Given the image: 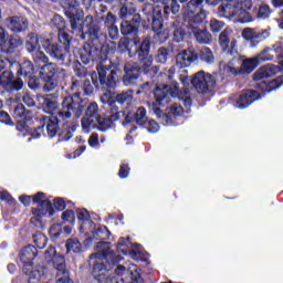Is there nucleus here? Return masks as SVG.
<instances>
[{
  "label": "nucleus",
  "mask_w": 283,
  "mask_h": 283,
  "mask_svg": "<svg viewBox=\"0 0 283 283\" xmlns=\"http://www.w3.org/2000/svg\"><path fill=\"white\" fill-rule=\"evenodd\" d=\"M174 74H176V69L170 67L166 73H163L161 76H166L168 84L161 86H156L154 91L155 102L150 106L151 112L160 118L164 125H171L181 114L185 113L182 106L174 104L167 108L166 114L163 113L158 105H167L169 98H179L184 102L186 112H189L191 107V93L189 88H179L178 82H174Z\"/></svg>",
  "instance_id": "f257e3e1"
},
{
  "label": "nucleus",
  "mask_w": 283,
  "mask_h": 283,
  "mask_svg": "<svg viewBox=\"0 0 283 283\" xmlns=\"http://www.w3.org/2000/svg\"><path fill=\"white\" fill-rule=\"evenodd\" d=\"M83 109H85V107L83 106V99H81L78 93L66 96L62 102V111L57 112L56 117L45 115L40 116L42 128L46 129L49 138H54L59 132V119L67 120L69 118H72V114H74L75 118H81Z\"/></svg>",
  "instance_id": "f03ea898"
},
{
  "label": "nucleus",
  "mask_w": 283,
  "mask_h": 283,
  "mask_svg": "<svg viewBox=\"0 0 283 283\" xmlns=\"http://www.w3.org/2000/svg\"><path fill=\"white\" fill-rule=\"evenodd\" d=\"M69 9L65 11L66 17L71 23L73 34L85 40V34L91 39H98L101 34V27L94 20V17L83 13V9L78 8V0H66ZM83 17L85 19L83 20Z\"/></svg>",
  "instance_id": "7ed1b4c3"
},
{
  "label": "nucleus",
  "mask_w": 283,
  "mask_h": 283,
  "mask_svg": "<svg viewBox=\"0 0 283 283\" xmlns=\"http://www.w3.org/2000/svg\"><path fill=\"white\" fill-rule=\"evenodd\" d=\"M112 271V264H105L103 261H97L93 265V277L98 282L104 283H123L125 282V275H130L132 280L137 283H143V277L140 276V272L135 270L130 272L124 265H118L115 269V275H111L109 272Z\"/></svg>",
  "instance_id": "20e7f679"
},
{
  "label": "nucleus",
  "mask_w": 283,
  "mask_h": 283,
  "mask_svg": "<svg viewBox=\"0 0 283 283\" xmlns=\"http://www.w3.org/2000/svg\"><path fill=\"white\" fill-rule=\"evenodd\" d=\"M97 71L92 72L91 81L95 87H108L109 90H114L116 87V83L118 82V73L116 70H112V60L107 57L106 54L99 55V62L96 66Z\"/></svg>",
  "instance_id": "39448f33"
},
{
  "label": "nucleus",
  "mask_w": 283,
  "mask_h": 283,
  "mask_svg": "<svg viewBox=\"0 0 283 283\" xmlns=\"http://www.w3.org/2000/svg\"><path fill=\"white\" fill-rule=\"evenodd\" d=\"M205 19H207L206 11L197 13L193 18H186V28L189 34H193L198 43L209 45V43L213 41V36L209 31H207V29H205V25H202V21H205Z\"/></svg>",
  "instance_id": "423d86ee"
},
{
  "label": "nucleus",
  "mask_w": 283,
  "mask_h": 283,
  "mask_svg": "<svg viewBox=\"0 0 283 283\" xmlns=\"http://www.w3.org/2000/svg\"><path fill=\"white\" fill-rule=\"evenodd\" d=\"M40 76L44 81V90L52 92L60 81L67 78V72H65V69L56 66L55 63L46 62L40 67Z\"/></svg>",
  "instance_id": "0eeeda50"
},
{
  "label": "nucleus",
  "mask_w": 283,
  "mask_h": 283,
  "mask_svg": "<svg viewBox=\"0 0 283 283\" xmlns=\"http://www.w3.org/2000/svg\"><path fill=\"white\" fill-rule=\"evenodd\" d=\"M31 198L33 202L38 205V207L32 210L33 217L31 218V224L43 227V218H52L55 213L52 201L45 199V193L43 192H38Z\"/></svg>",
  "instance_id": "6e6552de"
},
{
  "label": "nucleus",
  "mask_w": 283,
  "mask_h": 283,
  "mask_svg": "<svg viewBox=\"0 0 283 283\" xmlns=\"http://www.w3.org/2000/svg\"><path fill=\"white\" fill-rule=\"evenodd\" d=\"M258 59H245L241 61L239 57H233L228 64H220V70H223V74H251L258 67Z\"/></svg>",
  "instance_id": "1a4fd4ad"
},
{
  "label": "nucleus",
  "mask_w": 283,
  "mask_h": 283,
  "mask_svg": "<svg viewBox=\"0 0 283 283\" xmlns=\"http://www.w3.org/2000/svg\"><path fill=\"white\" fill-rule=\"evenodd\" d=\"M42 48L51 59L57 61L61 65H71L74 61L69 45L52 43L50 39H46L42 42Z\"/></svg>",
  "instance_id": "9d476101"
},
{
  "label": "nucleus",
  "mask_w": 283,
  "mask_h": 283,
  "mask_svg": "<svg viewBox=\"0 0 283 283\" xmlns=\"http://www.w3.org/2000/svg\"><path fill=\"white\" fill-rule=\"evenodd\" d=\"M46 262L49 264H52L56 272V283H74V281L71 280L70 273L67 272V269L65 268V258L63 255H56V249L49 248L45 251L44 255Z\"/></svg>",
  "instance_id": "9b49d317"
},
{
  "label": "nucleus",
  "mask_w": 283,
  "mask_h": 283,
  "mask_svg": "<svg viewBox=\"0 0 283 283\" xmlns=\"http://www.w3.org/2000/svg\"><path fill=\"white\" fill-rule=\"evenodd\" d=\"M48 41V39L39 38L36 33H29L25 38V50L31 54L34 63H48L49 59L41 51V44L43 45V42Z\"/></svg>",
  "instance_id": "f8f14e48"
},
{
  "label": "nucleus",
  "mask_w": 283,
  "mask_h": 283,
  "mask_svg": "<svg viewBox=\"0 0 283 283\" xmlns=\"http://www.w3.org/2000/svg\"><path fill=\"white\" fill-rule=\"evenodd\" d=\"M190 82L198 94H208L216 86V75L199 71L191 77Z\"/></svg>",
  "instance_id": "ddd939ff"
},
{
  "label": "nucleus",
  "mask_w": 283,
  "mask_h": 283,
  "mask_svg": "<svg viewBox=\"0 0 283 283\" xmlns=\"http://www.w3.org/2000/svg\"><path fill=\"white\" fill-rule=\"evenodd\" d=\"M149 50H151V36L147 35L135 52L139 61V70L143 72H149V67L154 63V57L149 54Z\"/></svg>",
  "instance_id": "4468645a"
},
{
  "label": "nucleus",
  "mask_w": 283,
  "mask_h": 283,
  "mask_svg": "<svg viewBox=\"0 0 283 283\" xmlns=\"http://www.w3.org/2000/svg\"><path fill=\"white\" fill-rule=\"evenodd\" d=\"M73 61L74 63V72L77 76H81L78 73L81 71V63L84 65H90L92 61H94V55L92 54V46L90 44H85L82 49L75 48L73 49Z\"/></svg>",
  "instance_id": "2eb2a0df"
},
{
  "label": "nucleus",
  "mask_w": 283,
  "mask_h": 283,
  "mask_svg": "<svg viewBox=\"0 0 283 283\" xmlns=\"http://www.w3.org/2000/svg\"><path fill=\"white\" fill-rule=\"evenodd\" d=\"M233 31L231 29H224L219 34V45L226 54L230 56H238V40L232 38Z\"/></svg>",
  "instance_id": "dca6fc26"
},
{
  "label": "nucleus",
  "mask_w": 283,
  "mask_h": 283,
  "mask_svg": "<svg viewBox=\"0 0 283 283\" xmlns=\"http://www.w3.org/2000/svg\"><path fill=\"white\" fill-rule=\"evenodd\" d=\"M14 75H12V72L4 71L0 75V92H19V90H23V80L17 77L15 80H12Z\"/></svg>",
  "instance_id": "f3484780"
},
{
  "label": "nucleus",
  "mask_w": 283,
  "mask_h": 283,
  "mask_svg": "<svg viewBox=\"0 0 283 283\" xmlns=\"http://www.w3.org/2000/svg\"><path fill=\"white\" fill-rule=\"evenodd\" d=\"M98 104L96 102L91 103L85 112V116L82 118V129L90 132V129H96V124L98 123Z\"/></svg>",
  "instance_id": "a211bd4d"
},
{
  "label": "nucleus",
  "mask_w": 283,
  "mask_h": 283,
  "mask_svg": "<svg viewBox=\"0 0 283 283\" xmlns=\"http://www.w3.org/2000/svg\"><path fill=\"white\" fill-rule=\"evenodd\" d=\"M96 249L98 252L91 254V260L97 258V260H105V262H111V264H118L120 262V258L109 249V243L99 242Z\"/></svg>",
  "instance_id": "6ab92c4d"
},
{
  "label": "nucleus",
  "mask_w": 283,
  "mask_h": 283,
  "mask_svg": "<svg viewBox=\"0 0 283 283\" xmlns=\"http://www.w3.org/2000/svg\"><path fill=\"white\" fill-rule=\"evenodd\" d=\"M260 93L256 91H242L235 98L234 107L238 109H247L250 105H253L255 101H260Z\"/></svg>",
  "instance_id": "aec40b11"
},
{
  "label": "nucleus",
  "mask_w": 283,
  "mask_h": 283,
  "mask_svg": "<svg viewBox=\"0 0 283 283\" xmlns=\"http://www.w3.org/2000/svg\"><path fill=\"white\" fill-rule=\"evenodd\" d=\"M198 60V54L192 49L182 50L176 56V65L180 70H185V67H189L191 63Z\"/></svg>",
  "instance_id": "412c9836"
},
{
  "label": "nucleus",
  "mask_w": 283,
  "mask_h": 283,
  "mask_svg": "<svg viewBox=\"0 0 283 283\" xmlns=\"http://www.w3.org/2000/svg\"><path fill=\"white\" fill-rule=\"evenodd\" d=\"M6 25L8 30H11V32H25L28 30V19L24 17H10L6 20Z\"/></svg>",
  "instance_id": "4be33fe9"
},
{
  "label": "nucleus",
  "mask_w": 283,
  "mask_h": 283,
  "mask_svg": "<svg viewBox=\"0 0 283 283\" xmlns=\"http://www.w3.org/2000/svg\"><path fill=\"white\" fill-rule=\"evenodd\" d=\"M134 23L136 22L124 20L120 25V32L124 36H133L134 45H138V43H140V38H138V25Z\"/></svg>",
  "instance_id": "5701e85b"
},
{
  "label": "nucleus",
  "mask_w": 283,
  "mask_h": 283,
  "mask_svg": "<svg viewBox=\"0 0 283 283\" xmlns=\"http://www.w3.org/2000/svg\"><path fill=\"white\" fill-rule=\"evenodd\" d=\"M123 116V113L116 112L113 113L109 117H98V120L95 125V129H98L99 132H107V129H112V125H114V122L118 120Z\"/></svg>",
  "instance_id": "b1692460"
},
{
  "label": "nucleus",
  "mask_w": 283,
  "mask_h": 283,
  "mask_svg": "<svg viewBox=\"0 0 283 283\" xmlns=\"http://www.w3.org/2000/svg\"><path fill=\"white\" fill-rule=\"evenodd\" d=\"M280 72V67L274 64H266L261 66L254 74V81H262V78H271V76H275Z\"/></svg>",
  "instance_id": "393cba45"
},
{
  "label": "nucleus",
  "mask_w": 283,
  "mask_h": 283,
  "mask_svg": "<svg viewBox=\"0 0 283 283\" xmlns=\"http://www.w3.org/2000/svg\"><path fill=\"white\" fill-rule=\"evenodd\" d=\"M119 17L124 21H133L134 23H140V15L136 12V8L129 4H123L119 10Z\"/></svg>",
  "instance_id": "a878e982"
},
{
  "label": "nucleus",
  "mask_w": 283,
  "mask_h": 283,
  "mask_svg": "<svg viewBox=\"0 0 283 283\" xmlns=\"http://www.w3.org/2000/svg\"><path fill=\"white\" fill-rule=\"evenodd\" d=\"M202 3H205V0H190L187 3L184 19H193L197 14H200V12H205V10H202Z\"/></svg>",
  "instance_id": "bb28decb"
},
{
  "label": "nucleus",
  "mask_w": 283,
  "mask_h": 283,
  "mask_svg": "<svg viewBox=\"0 0 283 283\" xmlns=\"http://www.w3.org/2000/svg\"><path fill=\"white\" fill-rule=\"evenodd\" d=\"M240 7L235 6L233 2H222L219 7V15L224 17L226 19H233V17H238V12Z\"/></svg>",
  "instance_id": "cd10ccee"
},
{
  "label": "nucleus",
  "mask_w": 283,
  "mask_h": 283,
  "mask_svg": "<svg viewBox=\"0 0 283 283\" xmlns=\"http://www.w3.org/2000/svg\"><path fill=\"white\" fill-rule=\"evenodd\" d=\"M43 65V63H35L32 64V62L30 61H24L22 64H20V69H19V74L20 76H32V74H36V72H39V74H41V66Z\"/></svg>",
  "instance_id": "c85d7f7f"
},
{
  "label": "nucleus",
  "mask_w": 283,
  "mask_h": 283,
  "mask_svg": "<svg viewBox=\"0 0 283 283\" xmlns=\"http://www.w3.org/2000/svg\"><path fill=\"white\" fill-rule=\"evenodd\" d=\"M171 28L174 41H176V43H181V41L185 40V28H187V25L185 22L182 23L179 20H175L171 24Z\"/></svg>",
  "instance_id": "c756f323"
},
{
  "label": "nucleus",
  "mask_w": 283,
  "mask_h": 283,
  "mask_svg": "<svg viewBox=\"0 0 283 283\" xmlns=\"http://www.w3.org/2000/svg\"><path fill=\"white\" fill-rule=\"evenodd\" d=\"M42 107L46 114L54 116V114H56V109H59V102L56 98L52 97V95H46L43 98Z\"/></svg>",
  "instance_id": "7c9ffc66"
},
{
  "label": "nucleus",
  "mask_w": 283,
  "mask_h": 283,
  "mask_svg": "<svg viewBox=\"0 0 283 283\" xmlns=\"http://www.w3.org/2000/svg\"><path fill=\"white\" fill-rule=\"evenodd\" d=\"M132 119L135 120L137 125H145V123H147V111L145 107L137 108L134 117H129V115L126 116L128 123H130Z\"/></svg>",
  "instance_id": "2f4dec72"
},
{
  "label": "nucleus",
  "mask_w": 283,
  "mask_h": 283,
  "mask_svg": "<svg viewBox=\"0 0 283 283\" xmlns=\"http://www.w3.org/2000/svg\"><path fill=\"white\" fill-rule=\"evenodd\" d=\"M19 45H23V40H21V38L17 35L10 39L8 38L7 44L2 52H4L6 54H12V52H14V49L19 48Z\"/></svg>",
  "instance_id": "473e14b6"
},
{
  "label": "nucleus",
  "mask_w": 283,
  "mask_h": 283,
  "mask_svg": "<svg viewBox=\"0 0 283 283\" xmlns=\"http://www.w3.org/2000/svg\"><path fill=\"white\" fill-rule=\"evenodd\" d=\"M67 253H81L83 251V245L81 244V241L76 238H71L66 240L65 243Z\"/></svg>",
  "instance_id": "72a5a7b5"
},
{
  "label": "nucleus",
  "mask_w": 283,
  "mask_h": 283,
  "mask_svg": "<svg viewBox=\"0 0 283 283\" xmlns=\"http://www.w3.org/2000/svg\"><path fill=\"white\" fill-rule=\"evenodd\" d=\"M124 70L126 72L123 76L124 85H136V82L138 81V73H134V71L130 70L127 65H125Z\"/></svg>",
  "instance_id": "f704fd0d"
},
{
  "label": "nucleus",
  "mask_w": 283,
  "mask_h": 283,
  "mask_svg": "<svg viewBox=\"0 0 283 283\" xmlns=\"http://www.w3.org/2000/svg\"><path fill=\"white\" fill-rule=\"evenodd\" d=\"M199 59L200 61L208 63V65H211V63L216 62V56L213 55V51H211V49L207 46H203L200 49Z\"/></svg>",
  "instance_id": "c9c22d12"
},
{
  "label": "nucleus",
  "mask_w": 283,
  "mask_h": 283,
  "mask_svg": "<svg viewBox=\"0 0 283 283\" xmlns=\"http://www.w3.org/2000/svg\"><path fill=\"white\" fill-rule=\"evenodd\" d=\"M134 98V93L132 91H126L114 96V103H119V105H129Z\"/></svg>",
  "instance_id": "e433bc0d"
},
{
  "label": "nucleus",
  "mask_w": 283,
  "mask_h": 283,
  "mask_svg": "<svg viewBox=\"0 0 283 283\" xmlns=\"http://www.w3.org/2000/svg\"><path fill=\"white\" fill-rule=\"evenodd\" d=\"M282 83H283V76L277 77V78L271 81L270 83L263 82L261 90L263 92H268V93L273 92V90H277L279 87H281Z\"/></svg>",
  "instance_id": "4c0bfd02"
},
{
  "label": "nucleus",
  "mask_w": 283,
  "mask_h": 283,
  "mask_svg": "<svg viewBox=\"0 0 283 283\" xmlns=\"http://www.w3.org/2000/svg\"><path fill=\"white\" fill-rule=\"evenodd\" d=\"M153 30L157 36H159L160 41H165L167 35H163V18H154L153 19Z\"/></svg>",
  "instance_id": "58836bf2"
},
{
  "label": "nucleus",
  "mask_w": 283,
  "mask_h": 283,
  "mask_svg": "<svg viewBox=\"0 0 283 283\" xmlns=\"http://www.w3.org/2000/svg\"><path fill=\"white\" fill-rule=\"evenodd\" d=\"M265 39H269V31H254V38L252 40L251 48H258V45L261 43V41H264Z\"/></svg>",
  "instance_id": "ea45409f"
},
{
  "label": "nucleus",
  "mask_w": 283,
  "mask_h": 283,
  "mask_svg": "<svg viewBox=\"0 0 283 283\" xmlns=\"http://www.w3.org/2000/svg\"><path fill=\"white\" fill-rule=\"evenodd\" d=\"M237 21H240V23H251V21H253V17L248 10L239 9L237 13Z\"/></svg>",
  "instance_id": "a19ab883"
},
{
  "label": "nucleus",
  "mask_w": 283,
  "mask_h": 283,
  "mask_svg": "<svg viewBox=\"0 0 283 283\" xmlns=\"http://www.w3.org/2000/svg\"><path fill=\"white\" fill-rule=\"evenodd\" d=\"M118 52H120L122 54L125 52H128V56L129 59H132V49H129V39L127 38H122L118 42V46H117Z\"/></svg>",
  "instance_id": "79ce46f5"
},
{
  "label": "nucleus",
  "mask_w": 283,
  "mask_h": 283,
  "mask_svg": "<svg viewBox=\"0 0 283 283\" xmlns=\"http://www.w3.org/2000/svg\"><path fill=\"white\" fill-rule=\"evenodd\" d=\"M117 249L118 251H120V253H123L124 255H127V253L129 252V249H132V243H129V238L119 239L117 243Z\"/></svg>",
  "instance_id": "37998d69"
},
{
  "label": "nucleus",
  "mask_w": 283,
  "mask_h": 283,
  "mask_svg": "<svg viewBox=\"0 0 283 283\" xmlns=\"http://www.w3.org/2000/svg\"><path fill=\"white\" fill-rule=\"evenodd\" d=\"M33 242L39 249H45V244H48V237L43 233H36L33 235Z\"/></svg>",
  "instance_id": "c03bdc74"
},
{
  "label": "nucleus",
  "mask_w": 283,
  "mask_h": 283,
  "mask_svg": "<svg viewBox=\"0 0 283 283\" xmlns=\"http://www.w3.org/2000/svg\"><path fill=\"white\" fill-rule=\"evenodd\" d=\"M269 52H271V49H264L262 53H259L254 59L258 60V63H262L264 61H273V55H271Z\"/></svg>",
  "instance_id": "a18cd8bd"
},
{
  "label": "nucleus",
  "mask_w": 283,
  "mask_h": 283,
  "mask_svg": "<svg viewBox=\"0 0 283 283\" xmlns=\"http://www.w3.org/2000/svg\"><path fill=\"white\" fill-rule=\"evenodd\" d=\"M256 17L258 19H269V17H271V8H269V4H261Z\"/></svg>",
  "instance_id": "49530a36"
},
{
  "label": "nucleus",
  "mask_w": 283,
  "mask_h": 283,
  "mask_svg": "<svg viewBox=\"0 0 283 283\" xmlns=\"http://www.w3.org/2000/svg\"><path fill=\"white\" fill-rule=\"evenodd\" d=\"M224 28V22L218 20V19H212L210 20V30L213 33H218Z\"/></svg>",
  "instance_id": "de8ad7c7"
},
{
  "label": "nucleus",
  "mask_w": 283,
  "mask_h": 283,
  "mask_svg": "<svg viewBox=\"0 0 283 283\" xmlns=\"http://www.w3.org/2000/svg\"><path fill=\"white\" fill-rule=\"evenodd\" d=\"M167 56H169V51L166 48H159L157 51V61L159 63H167Z\"/></svg>",
  "instance_id": "09e8293b"
},
{
  "label": "nucleus",
  "mask_w": 283,
  "mask_h": 283,
  "mask_svg": "<svg viewBox=\"0 0 283 283\" xmlns=\"http://www.w3.org/2000/svg\"><path fill=\"white\" fill-rule=\"evenodd\" d=\"M242 36L243 39H245V41H250V48L253 43V39L255 36V31L251 28H245L243 31H242Z\"/></svg>",
  "instance_id": "8fccbe9b"
},
{
  "label": "nucleus",
  "mask_w": 283,
  "mask_h": 283,
  "mask_svg": "<svg viewBox=\"0 0 283 283\" xmlns=\"http://www.w3.org/2000/svg\"><path fill=\"white\" fill-rule=\"evenodd\" d=\"M25 107L23 104H18L13 109V116L14 118H24L25 117Z\"/></svg>",
  "instance_id": "3c124183"
},
{
  "label": "nucleus",
  "mask_w": 283,
  "mask_h": 283,
  "mask_svg": "<svg viewBox=\"0 0 283 283\" xmlns=\"http://www.w3.org/2000/svg\"><path fill=\"white\" fill-rule=\"evenodd\" d=\"M52 23H53V25H55V28L59 30V32L65 28V20L61 15H55L52 19Z\"/></svg>",
  "instance_id": "603ef678"
},
{
  "label": "nucleus",
  "mask_w": 283,
  "mask_h": 283,
  "mask_svg": "<svg viewBox=\"0 0 283 283\" xmlns=\"http://www.w3.org/2000/svg\"><path fill=\"white\" fill-rule=\"evenodd\" d=\"M105 28H114L116 25V15L108 12L106 18L104 19Z\"/></svg>",
  "instance_id": "864d4df0"
},
{
  "label": "nucleus",
  "mask_w": 283,
  "mask_h": 283,
  "mask_svg": "<svg viewBox=\"0 0 283 283\" xmlns=\"http://www.w3.org/2000/svg\"><path fill=\"white\" fill-rule=\"evenodd\" d=\"M143 254V247L140 244H135L130 249V258L133 260H138L139 255Z\"/></svg>",
  "instance_id": "5fc2aeb1"
},
{
  "label": "nucleus",
  "mask_w": 283,
  "mask_h": 283,
  "mask_svg": "<svg viewBox=\"0 0 283 283\" xmlns=\"http://www.w3.org/2000/svg\"><path fill=\"white\" fill-rule=\"evenodd\" d=\"M95 235L105 240V238H109V230L107 229V227L101 226L95 230Z\"/></svg>",
  "instance_id": "6e6d98bb"
},
{
  "label": "nucleus",
  "mask_w": 283,
  "mask_h": 283,
  "mask_svg": "<svg viewBox=\"0 0 283 283\" xmlns=\"http://www.w3.org/2000/svg\"><path fill=\"white\" fill-rule=\"evenodd\" d=\"M57 39L62 45H69L70 46V34H67L65 31H59Z\"/></svg>",
  "instance_id": "4d7b16f0"
},
{
  "label": "nucleus",
  "mask_w": 283,
  "mask_h": 283,
  "mask_svg": "<svg viewBox=\"0 0 283 283\" xmlns=\"http://www.w3.org/2000/svg\"><path fill=\"white\" fill-rule=\"evenodd\" d=\"M7 43H8V33H6V30L0 27V48L2 52Z\"/></svg>",
  "instance_id": "13d9d810"
},
{
  "label": "nucleus",
  "mask_w": 283,
  "mask_h": 283,
  "mask_svg": "<svg viewBox=\"0 0 283 283\" xmlns=\"http://www.w3.org/2000/svg\"><path fill=\"white\" fill-rule=\"evenodd\" d=\"M53 207H55L56 211H63L65 209V200L61 197L55 198L53 200Z\"/></svg>",
  "instance_id": "bf43d9fd"
},
{
  "label": "nucleus",
  "mask_w": 283,
  "mask_h": 283,
  "mask_svg": "<svg viewBox=\"0 0 283 283\" xmlns=\"http://www.w3.org/2000/svg\"><path fill=\"white\" fill-rule=\"evenodd\" d=\"M118 176L119 178H127V176H129V166L127 164L122 163Z\"/></svg>",
  "instance_id": "052dcab7"
},
{
  "label": "nucleus",
  "mask_w": 283,
  "mask_h": 283,
  "mask_svg": "<svg viewBox=\"0 0 283 283\" xmlns=\"http://www.w3.org/2000/svg\"><path fill=\"white\" fill-rule=\"evenodd\" d=\"M62 220H65L66 222L73 223L75 220L74 211L66 210L62 213Z\"/></svg>",
  "instance_id": "680f3d73"
},
{
  "label": "nucleus",
  "mask_w": 283,
  "mask_h": 283,
  "mask_svg": "<svg viewBox=\"0 0 283 283\" xmlns=\"http://www.w3.org/2000/svg\"><path fill=\"white\" fill-rule=\"evenodd\" d=\"M101 101L104 105H108L109 107L114 105V96H109L108 93H104Z\"/></svg>",
  "instance_id": "e2e57ef3"
},
{
  "label": "nucleus",
  "mask_w": 283,
  "mask_h": 283,
  "mask_svg": "<svg viewBox=\"0 0 283 283\" xmlns=\"http://www.w3.org/2000/svg\"><path fill=\"white\" fill-rule=\"evenodd\" d=\"M88 145L90 147H98L101 145V142H98V134L93 133L88 138Z\"/></svg>",
  "instance_id": "0e129e2a"
},
{
  "label": "nucleus",
  "mask_w": 283,
  "mask_h": 283,
  "mask_svg": "<svg viewBox=\"0 0 283 283\" xmlns=\"http://www.w3.org/2000/svg\"><path fill=\"white\" fill-rule=\"evenodd\" d=\"M239 10H251L253 8V0H241Z\"/></svg>",
  "instance_id": "69168bd1"
},
{
  "label": "nucleus",
  "mask_w": 283,
  "mask_h": 283,
  "mask_svg": "<svg viewBox=\"0 0 283 283\" xmlns=\"http://www.w3.org/2000/svg\"><path fill=\"white\" fill-rule=\"evenodd\" d=\"M108 36L109 39H112L113 41H116V39H118V27H108Z\"/></svg>",
  "instance_id": "338daca9"
},
{
  "label": "nucleus",
  "mask_w": 283,
  "mask_h": 283,
  "mask_svg": "<svg viewBox=\"0 0 283 283\" xmlns=\"http://www.w3.org/2000/svg\"><path fill=\"white\" fill-rule=\"evenodd\" d=\"M273 50H274L275 54H277V56H280V59H283V42L274 43Z\"/></svg>",
  "instance_id": "774afa93"
}]
</instances>
